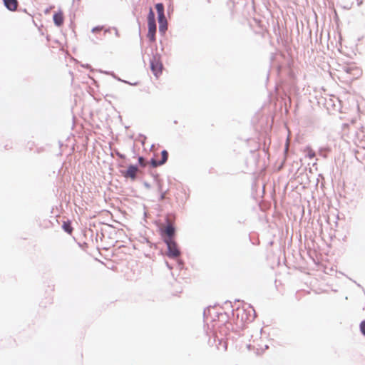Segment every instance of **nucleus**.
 I'll return each mask as SVG.
<instances>
[{"label":"nucleus","instance_id":"obj_1","mask_svg":"<svg viewBox=\"0 0 365 365\" xmlns=\"http://www.w3.org/2000/svg\"><path fill=\"white\" fill-rule=\"evenodd\" d=\"M148 38L152 42L155 41V33H156V24L155 19V14L152 9H150L148 16Z\"/></svg>","mask_w":365,"mask_h":365},{"label":"nucleus","instance_id":"obj_2","mask_svg":"<svg viewBox=\"0 0 365 365\" xmlns=\"http://www.w3.org/2000/svg\"><path fill=\"white\" fill-rule=\"evenodd\" d=\"M155 9L158 15L159 31L165 33L168 29V22L164 14V6L162 3H158L155 5Z\"/></svg>","mask_w":365,"mask_h":365},{"label":"nucleus","instance_id":"obj_3","mask_svg":"<svg viewBox=\"0 0 365 365\" xmlns=\"http://www.w3.org/2000/svg\"><path fill=\"white\" fill-rule=\"evenodd\" d=\"M163 68V63L160 57L156 56H153L150 61V68L156 77H158L162 73Z\"/></svg>","mask_w":365,"mask_h":365},{"label":"nucleus","instance_id":"obj_4","mask_svg":"<svg viewBox=\"0 0 365 365\" xmlns=\"http://www.w3.org/2000/svg\"><path fill=\"white\" fill-rule=\"evenodd\" d=\"M165 242L167 244L168 248V255L171 257H178L180 252L175 242L171 238L165 239Z\"/></svg>","mask_w":365,"mask_h":365},{"label":"nucleus","instance_id":"obj_5","mask_svg":"<svg viewBox=\"0 0 365 365\" xmlns=\"http://www.w3.org/2000/svg\"><path fill=\"white\" fill-rule=\"evenodd\" d=\"M345 72L351 75L349 79H357L362 75V71L360 68L355 65H350L345 68Z\"/></svg>","mask_w":365,"mask_h":365},{"label":"nucleus","instance_id":"obj_6","mask_svg":"<svg viewBox=\"0 0 365 365\" xmlns=\"http://www.w3.org/2000/svg\"><path fill=\"white\" fill-rule=\"evenodd\" d=\"M138 173V168L135 165H130L128 170L123 173V175L126 178H130L132 180H135Z\"/></svg>","mask_w":365,"mask_h":365},{"label":"nucleus","instance_id":"obj_7","mask_svg":"<svg viewBox=\"0 0 365 365\" xmlns=\"http://www.w3.org/2000/svg\"><path fill=\"white\" fill-rule=\"evenodd\" d=\"M161 157H162V158L160 161H158L155 159H152L151 165H153V167L155 168V167L162 165L164 163H165V162L168 160V152L166 150H163L161 152Z\"/></svg>","mask_w":365,"mask_h":365},{"label":"nucleus","instance_id":"obj_8","mask_svg":"<svg viewBox=\"0 0 365 365\" xmlns=\"http://www.w3.org/2000/svg\"><path fill=\"white\" fill-rule=\"evenodd\" d=\"M5 6L10 11H14L18 7L17 0H3Z\"/></svg>","mask_w":365,"mask_h":365},{"label":"nucleus","instance_id":"obj_9","mask_svg":"<svg viewBox=\"0 0 365 365\" xmlns=\"http://www.w3.org/2000/svg\"><path fill=\"white\" fill-rule=\"evenodd\" d=\"M53 21L58 26H61L63 23V16L61 12L56 13L53 15Z\"/></svg>","mask_w":365,"mask_h":365},{"label":"nucleus","instance_id":"obj_10","mask_svg":"<svg viewBox=\"0 0 365 365\" xmlns=\"http://www.w3.org/2000/svg\"><path fill=\"white\" fill-rule=\"evenodd\" d=\"M164 233L168 237V238L172 239L175 234V229L171 225H169L165 228Z\"/></svg>","mask_w":365,"mask_h":365},{"label":"nucleus","instance_id":"obj_11","mask_svg":"<svg viewBox=\"0 0 365 365\" xmlns=\"http://www.w3.org/2000/svg\"><path fill=\"white\" fill-rule=\"evenodd\" d=\"M62 227L63 230L68 234H71L73 232V227H71L70 221H65L63 223Z\"/></svg>","mask_w":365,"mask_h":365},{"label":"nucleus","instance_id":"obj_12","mask_svg":"<svg viewBox=\"0 0 365 365\" xmlns=\"http://www.w3.org/2000/svg\"><path fill=\"white\" fill-rule=\"evenodd\" d=\"M304 152L306 153V155L312 159L315 157V152L309 147H307Z\"/></svg>","mask_w":365,"mask_h":365},{"label":"nucleus","instance_id":"obj_13","mask_svg":"<svg viewBox=\"0 0 365 365\" xmlns=\"http://www.w3.org/2000/svg\"><path fill=\"white\" fill-rule=\"evenodd\" d=\"M138 163L143 168L146 166V163H145V159L143 157H139L138 158Z\"/></svg>","mask_w":365,"mask_h":365},{"label":"nucleus","instance_id":"obj_14","mask_svg":"<svg viewBox=\"0 0 365 365\" xmlns=\"http://www.w3.org/2000/svg\"><path fill=\"white\" fill-rule=\"evenodd\" d=\"M245 314V310L244 309H237V317H239L240 316H241V318H242V320H244L243 319V315Z\"/></svg>","mask_w":365,"mask_h":365},{"label":"nucleus","instance_id":"obj_15","mask_svg":"<svg viewBox=\"0 0 365 365\" xmlns=\"http://www.w3.org/2000/svg\"><path fill=\"white\" fill-rule=\"evenodd\" d=\"M360 329L364 335H365V320L360 324Z\"/></svg>","mask_w":365,"mask_h":365},{"label":"nucleus","instance_id":"obj_16","mask_svg":"<svg viewBox=\"0 0 365 365\" xmlns=\"http://www.w3.org/2000/svg\"><path fill=\"white\" fill-rule=\"evenodd\" d=\"M102 29H103V27L97 26V27H95V28H93L92 29V32L95 33V32H97V31H101Z\"/></svg>","mask_w":365,"mask_h":365}]
</instances>
